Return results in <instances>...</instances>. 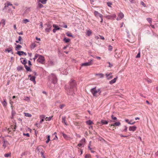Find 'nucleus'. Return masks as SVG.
Here are the masks:
<instances>
[{
	"label": "nucleus",
	"instance_id": "obj_1",
	"mask_svg": "<svg viewBox=\"0 0 158 158\" xmlns=\"http://www.w3.org/2000/svg\"><path fill=\"white\" fill-rule=\"evenodd\" d=\"M69 85L68 87H65L67 94L68 95L74 96L75 92L77 90V84L74 80L71 79L69 82Z\"/></svg>",
	"mask_w": 158,
	"mask_h": 158
},
{
	"label": "nucleus",
	"instance_id": "obj_2",
	"mask_svg": "<svg viewBox=\"0 0 158 158\" xmlns=\"http://www.w3.org/2000/svg\"><path fill=\"white\" fill-rule=\"evenodd\" d=\"M49 81L51 82L52 84L49 83L48 84V86L51 89H54L55 84L57 82V79L56 76L53 73H52L49 77Z\"/></svg>",
	"mask_w": 158,
	"mask_h": 158
},
{
	"label": "nucleus",
	"instance_id": "obj_3",
	"mask_svg": "<svg viewBox=\"0 0 158 158\" xmlns=\"http://www.w3.org/2000/svg\"><path fill=\"white\" fill-rule=\"evenodd\" d=\"M44 26H47V27L45 29L46 32H49L52 30V25L51 23L48 22L45 24Z\"/></svg>",
	"mask_w": 158,
	"mask_h": 158
},
{
	"label": "nucleus",
	"instance_id": "obj_4",
	"mask_svg": "<svg viewBox=\"0 0 158 158\" xmlns=\"http://www.w3.org/2000/svg\"><path fill=\"white\" fill-rule=\"evenodd\" d=\"M45 60V59L44 57L41 55H40L37 61L39 63L43 64Z\"/></svg>",
	"mask_w": 158,
	"mask_h": 158
},
{
	"label": "nucleus",
	"instance_id": "obj_5",
	"mask_svg": "<svg viewBox=\"0 0 158 158\" xmlns=\"http://www.w3.org/2000/svg\"><path fill=\"white\" fill-rule=\"evenodd\" d=\"M85 138L82 139L80 141L79 143L77 145V146L79 147H84L85 146Z\"/></svg>",
	"mask_w": 158,
	"mask_h": 158
},
{
	"label": "nucleus",
	"instance_id": "obj_6",
	"mask_svg": "<svg viewBox=\"0 0 158 158\" xmlns=\"http://www.w3.org/2000/svg\"><path fill=\"white\" fill-rule=\"evenodd\" d=\"M94 60L91 59L89 60L88 62L84 63L81 64V66H88L92 65L93 64Z\"/></svg>",
	"mask_w": 158,
	"mask_h": 158
},
{
	"label": "nucleus",
	"instance_id": "obj_7",
	"mask_svg": "<svg viewBox=\"0 0 158 158\" xmlns=\"http://www.w3.org/2000/svg\"><path fill=\"white\" fill-rule=\"evenodd\" d=\"M96 87H95L94 88L91 89H90V91L91 92L92 94L93 95L94 97H97V90H96Z\"/></svg>",
	"mask_w": 158,
	"mask_h": 158
},
{
	"label": "nucleus",
	"instance_id": "obj_8",
	"mask_svg": "<svg viewBox=\"0 0 158 158\" xmlns=\"http://www.w3.org/2000/svg\"><path fill=\"white\" fill-rule=\"evenodd\" d=\"M53 27L54 28L52 30L53 32L54 33H55L56 31L61 29V28L59 27L58 26L55 24L53 25Z\"/></svg>",
	"mask_w": 158,
	"mask_h": 158
},
{
	"label": "nucleus",
	"instance_id": "obj_9",
	"mask_svg": "<svg viewBox=\"0 0 158 158\" xmlns=\"http://www.w3.org/2000/svg\"><path fill=\"white\" fill-rule=\"evenodd\" d=\"M124 17V15L122 12L120 13L117 18V20H119L122 19Z\"/></svg>",
	"mask_w": 158,
	"mask_h": 158
},
{
	"label": "nucleus",
	"instance_id": "obj_10",
	"mask_svg": "<svg viewBox=\"0 0 158 158\" xmlns=\"http://www.w3.org/2000/svg\"><path fill=\"white\" fill-rule=\"evenodd\" d=\"M29 77H30V80L32 81H33L34 84L36 83V81H35V77L34 76H32L31 75H29L28 76Z\"/></svg>",
	"mask_w": 158,
	"mask_h": 158
},
{
	"label": "nucleus",
	"instance_id": "obj_11",
	"mask_svg": "<svg viewBox=\"0 0 158 158\" xmlns=\"http://www.w3.org/2000/svg\"><path fill=\"white\" fill-rule=\"evenodd\" d=\"M116 17L115 14H113L110 15H109L107 16V18L108 19H114Z\"/></svg>",
	"mask_w": 158,
	"mask_h": 158
},
{
	"label": "nucleus",
	"instance_id": "obj_12",
	"mask_svg": "<svg viewBox=\"0 0 158 158\" xmlns=\"http://www.w3.org/2000/svg\"><path fill=\"white\" fill-rule=\"evenodd\" d=\"M106 76L108 80L110 79L113 77V76L112 75V73H110L109 74L106 73Z\"/></svg>",
	"mask_w": 158,
	"mask_h": 158
},
{
	"label": "nucleus",
	"instance_id": "obj_13",
	"mask_svg": "<svg viewBox=\"0 0 158 158\" xmlns=\"http://www.w3.org/2000/svg\"><path fill=\"white\" fill-rule=\"evenodd\" d=\"M94 15L96 17H98V16H99L100 17H103V15L99 13L97 11H95L94 12Z\"/></svg>",
	"mask_w": 158,
	"mask_h": 158
},
{
	"label": "nucleus",
	"instance_id": "obj_14",
	"mask_svg": "<svg viewBox=\"0 0 158 158\" xmlns=\"http://www.w3.org/2000/svg\"><path fill=\"white\" fill-rule=\"evenodd\" d=\"M66 117L65 116H62V122L63 123H64L65 125L67 126L68 124H67V121L66 120Z\"/></svg>",
	"mask_w": 158,
	"mask_h": 158
},
{
	"label": "nucleus",
	"instance_id": "obj_15",
	"mask_svg": "<svg viewBox=\"0 0 158 158\" xmlns=\"http://www.w3.org/2000/svg\"><path fill=\"white\" fill-rule=\"evenodd\" d=\"M137 128V127L136 126H130L129 127V130L130 131H135Z\"/></svg>",
	"mask_w": 158,
	"mask_h": 158
},
{
	"label": "nucleus",
	"instance_id": "obj_16",
	"mask_svg": "<svg viewBox=\"0 0 158 158\" xmlns=\"http://www.w3.org/2000/svg\"><path fill=\"white\" fill-rule=\"evenodd\" d=\"M62 135L64 138L66 140H69L70 137L64 133H62Z\"/></svg>",
	"mask_w": 158,
	"mask_h": 158
},
{
	"label": "nucleus",
	"instance_id": "obj_17",
	"mask_svg": "<svg viewBox=\"0 0 158 158\" xmlns=\"http://www.w3.org/2000/svg\"><path fill=\"white\" fill-rule=\"evenodd\" d=\"M117 78H118V77H116L114 78V79H112V80H111V81H110L109 83L110 84L112 85V84H113L115 83L116 82V81L117 79Z\"/></svg>",
	"mask_w": 158,
	"mask_h": 158
},
{
	"label": "nucleus",
	"instance_id": "obj_18",
	"mask_svg": "<svg viewBox=\"0 0 158 158\" xmlns=\"http://www.w3.org/2000/svg\"><path fill=\"white\" fill-rule=\"evenodd\" d=\"M15 45H16V46L15 47V49L16 50H19L21 48H22V47L21 45L19 44H16V43L15 44Z\"/></svg>",
	"mask_w": 158,
	"mask_h": 158
},
{
	"label": "nucleus",
	"instance_id": "obj_19",
	"mask_svg": "<svg viewBox=\"0 0 158 158\" xmlns=\"http://www.w3.org/2000/svg\"><path fill=\"white\" fill-rule=\"evenodd\" d=\"M121 125V123L119 122H117L115 123L112 124L111 126H120Z\"/></svg>",
	"mask_w": 158,
	"mask_h": 158
},
{
	"label": "nucleus",
	"instance_id": "obj_20",
	"mask_svg": "<svg viewBox=\"0 0 158 158\" xmlns=\"http://www.w3.org/2000/svg\"><path fill=\"white\" fill-rule=\"evenodd\" d=\"M17 70L18 71L23 70H24V68L22 66H19L17 67Z\"/></svg>",
	"mask_w": 158,
	"mask_h": 158
},
{
	"label": "nucleus",
	"instance_id": "obj_21",
	"mask_svg": "<svg viewBox=\"0 0 158 158\" xmlns=\"http://www.w3.org/2000/svg\"><path fill=\"white\" fill-rule=\"evenodd\" d=\"M2 104L3 106L4 107H6L7 105V103L6 102V99H3V101L2 102Z\"/></svg>",
	"mask_w": 158,
	"mask_h": 158
},
{
	"label": "nucleus",
	"instance_id": "obj_22",
	"mask_svg": "<svg viewBox=\"0 0 158 158\" xmlns=\"http://www.w3.org/2000/svg\"><path fill=\"white\" fill-rule=\"evenodd\" d=\"M9 6H12V4L9 2H7L5 4V6L3 9H5L6 7H8Z\"/></svg>",
	"mask_w": 158,
	"mask_h": 158
},
{
	"label": "nucleus",
	"instance_id": "obj_23",
	"mask_svg": "<svg viewBox=\"0 0 158 158\" xmlns=\"http://www.w3.org/2000/svg\"><path fill=\"white\" fill-rule=\"evenodd\" d=\"M24 67H25L26 69V71H27V72H28V71L31 72V69L30 67H28V66L26 65H24Z\"/></svg>",
	"mask_w": 158,
	"mask_h": 158
},
{
	"label": "nucleus",
	"instance_id": "obj_24",
	"mask_svg": "<svg viewBox=\"0 0 158 158\" xmlns=\"http://www.w3.org/2000/svg\"><path fill=\"white\" fill-rule=\"evenodd\" d=\"M101 123L102 124V125H106L108 123L107 121L104 120H101Z\"/></svg>",
	"mask_w": 158,
	"mask_h": 158
},
{
	"label": "nucleus",
	"instance_id": "obj_25",
	"mask_svg": "<svg viewBox=\"0 0 158 158\" xmlns=\"http://www.w3.org/2000/svg\"><path fill=\"white\" fill-rule=\"evenodd\" d=\"M63 40L66 43H68L70 41V39L69 38H67L65 37L64 38Z\"/></svg>",
	"mask_w": 158,
	"mask_h": 158
},
{
	"label": "nucleus",
	"instance_id": "obj_26",
	"mask_svg": "<svg viewBox=\"0 0 158 158\" xmlns=\"http://www.w3.org/2000/svg\"><path fill=\"white\" fill-rule=\"evenodd\" d=\"M11 107H12L11 115L15 116L16 114V112L15 111L13 110V106H11Z\"/></svg>",
	"mask_w": 158,
	"mask_h": 158
},
{
	"label": "nucleus",
	"instance_id": "obj_27",
	"mask_svg": "<svg viewBox=\"0 0 158 158\" xmlns=\"http://www.w3.org/2000/svg\"><path fill=\"white\" fill-rule=\"evenodd\" d=\"M86 124L88 125H90L93 124V122L91 120L87 121H86Z\"/></svg>",
	"mask_w": 158,
	"mask_h": 158
},
{
	"label": "nucleus",
	"instance_id": "obj_28",
	"mask_svg": "<svg viewBox=\"0 0 158 158\" xmlns=\"http://www.w3.org/2000/svg\"><path fill=\"white\" fill-rule=\"evenodd\" d=\"M36 46V45L35 43H33L31 45V49H34Z\"/></svg>",
	"mask_w": 158,
	"mask_h": 158
},
{
	"label": "nucleus",
	"instance_id": "obj_29",
	"mask_svg": "<svg viewBox=\"0 0 158 158\" xmlns=\"http://www.w3.org/2000/svg\"><path fill=\"white\" fill-rule=\"evenodd\" d=\"M66 34L67 36L69 37L74 38V36L71 33H70L69 32H66Z\"/></svg>",
	"mask_w": 158,
	"mask_h": 158
},
{
	"label": "nucleus",
	"instance_id": "obj_30",
	"mask_svg": "<svg viewBox=\"0 0 158 158\" xmlns=\"http://www.w3.org/2000/svg\"><path fill=\"white\" fill-rule=\"evenodd\" d=\"M44 7V6L43 4H41L40 3H39L38 4V6L37 7V8L38 9L39 8L40 9L41 8H42Z\"/></svg>",
	"mask_w": 158,
	"mask_h": 158
},
{
	"label": "nucleus",
	"instance_id": "obj_31",
	"mask_svg": "<svg viewBox=\"0 0 158 158\" xmlns=\"http://www.w3.org/2000/svg\"><path fill=\"white\" fill-rule=\"evenodd\" d=\"M30 98L27 96L24 97L23 98L24 100L28 101V102L30 101Z\"/></svg>",
	"mask_w": 158,
	"mask_h": 158
},
{
	"label": "nucleus",
	"instance_id": "obj_32",
	"mask_svg": "<svg viewBox=\"0 0 158 158\" xmlns=\"http://www.w3.org/2000/svg\"><path fill=\"white\" fill-rule=\"evenodd\" d=\"M22 58L23 59H24V60H23V61H21L22 64H24V65H26V64L27 63L26 59V58Z\"/></svg>",
	"mask_w": 158,
	"mask_h": 158
},
{
	"label": "nucleus",
	"instance_id": "obj_33",
	"mask_svg": "<svg viewBox=\"0 0 158 158\" xmlns=\"http://www.w3.org/2000/svg\"><path fill=\"white\" fill-rule=\"evenodd\" d=\"M4 156L6 157H11V153H6L4 154Z\"/></svg>",
	"mask_w": 158,
	"mask_h": 158
},
{
	"label": "nucleus",
	"instance_id": "obj_34",
	"mask_svg": "<svg viewBox=\"0 0 158 158\" xmlns=\"http://www.w3.org/2000/svg\"><path fill=\"white\" fill-rule=\"evenodd\" d=\"M91 33V31L90 30H88L86 31V34L88 36H90Z\"/></svg>",
	"mask_w": 158,
	"mask_h": 158
},
{
	"label": "nucleus",
	"instance_id": "obj_35",
	"mask_svg": "<svg viewBox=\"0 0 158 158\" xmlns=\"http://www.w3.org/2000/svg\"><path fill=\"white\" fill-rule=\"evenodd\" d=\"M5 51L6 52H7L9 53L11 52L12 54L13 53V52H12V49H10V48L9 49H5Z\"/></svg>",
	"mask_w": 158,
	"mask_h": 158
},
{
	"label": "nucleus",
	"instance_id": "obj_36",
	"mask_svg": "<svg viewBox=\"0 0 158 158\" xmlns=\"http://www.w3.org/2000/svg\"><path fill=\"white\" fill-rule=\"evenodd\" d=\"M17 54L19 56H22L23 55V51H18Z\"/></svg>",
	"mask_w": 158,
	"mask_h": 158
},
{
	"label": "nucleus",
	"instance_id": "obj_37",
	"mask_svg": "<svg viewBox=\"0 0 158 158\" xmlns=\"http://www.w3.org/2000/svg\"><path fill=\"white\" fill-rule=\"evenodd\" d=\"M40 55L37 53H35V57L33 58L34 61H35V59H36L38 57H39Z\"/></svg>",
	"mask_w": 158,
	"mask_h": 158
},
{
	"label": "nucleus",
	"instance_id": "obj_38",
	"mask_svg": "<svg viewBox=\"0 0 158 158\" xmlns=\"http://www.w3.org/2000/svg\"><path fill=\"white\" fill-rule=\"evenodd\" d=\"M47 0H39V2H41L43 4H45L46 3Z\"/></svg>",
	"mask_w": 158,
	"mask_h": 158
},
{
	"label": "nucleus",
	"instance_id": "obj_39",
	"mask_svg": "<svg viewBox=\"0 0 158 158\" xmlns=\"http://www.w3.org/2000/svg\"><path fill=\"white\" fill-rule=\"evenodd\" d=\"M147 21L150 23L151 24L152 23V19L150 18H147Z\"/></svg>",
	"mask_w": 158,
	"mask_h": 158
},
{
	"label": "nucleus",
	"instance_id": "obj_40",
	"mask_svg": "<svg viewBox=\"0 0 158 158\" xmlns=\"http://www.w3.org/2000/svg\"><path fill=\"white\" fill-rule=\"evenodd\" d=\"M50 136L49 135H48L47 136V140L45 142L46 143H48L49 141H50Z\"/></svg>",
	"mask_w": 158,
	"mask_h": 158
},
{
	"label": "nucleus",
	"instance_id": "obj_41",
	"mask_svg": "<svg viewBox=\"0 0 158 158\" xmlns=\"http://www.w3.org/2000/svg\"><path fill=\"white\" fill-rule=\"evenodd\" d=\"M24 114L25 116L26 117H31V115L29 113H24Z\"/></svg>",
	"mask_w": 158,
	"mask_h": 158
},
{
	"label": "nucleus",
	"instance_id": "obj_42",
	"mask_svg": "<svg viewBox=\"0 0 158 158\" xmlns=\"http://www.w3.org/2000/svg\"><path fill=\"white\" fill-rule=\"evenodd\" d=\"M96 75L99 76L100 78H102L104 77V74L102 73H98L96 74Z\"/></svg>",
	"mask_w": 158,
	"mask_h": 158
},
{
	"label": "nucleus",
	"instance_id": "obj_43",
	"mask_svg": "<svg viewBox=\"0 0 158 158\" xmlns=\"http://www.w3.org/2000/svg\"><path fill=\"white\" fill-rule=\"evenodd\" d=\"M11 129L13 130V131H14V132L15 131V129L16 128V125L15 124V125L14 126V127H13V126L12 125H11Z\"/></svg>",
	"mask_w": 158,
	"mask_h": 158
},
{
	"label": "nucleus",
	"instance_id": "obj_44",
	"mask_svg": "<svg viewBox=\"0 0 158 158\" xmlns=\"http://www.w3.org/2000/svg\"><path fill=\"white\" fill-rule=\"evenodd\" d=\"M11 129L13 130V131H14V132L15 131V129L16 128V125L15 124V125L14 126V127H13V126L12 125H11Z\"/></svg>",
	"mask_w": 158,
	"mask_h": 158
},
{
	"label": "nucleus",
	"instance_id": "obj_45",
	"mask_svg": "<svg viewBox=\"0 0 158 158\" xmlns=\"http://www.w3.org/2000/svg\"><path fill=\"white\" fill-rule=\"evenodd\" d=\"M11 129L13 130V131H14V132L15 131V129L16 128V125L15 124V125L14 126V127H13V126L12 125H11Z\"/></svg>",
	"mask_w": 158,
	"mask_h": 158
},
{
	"label": "nucleus",
	"instance_id": "obj_46",
	"mask_svg": "<svg viewBox=\"0 0 158 158\" xmlns=\"http://www.w3.org/2000/svg\"><path fill=\"white\" fill-rule=\"evenodd\" d=\"M91 155L89 154H86L85 156V158H91Z\"/></svg>",
	"mask_w": 158,
	"mask_h": 158
},
{
	"label": "nucleus",
	"instance_id": "obj_47",
	"mask_svg": "<svg viewBox=\"0 0 158 158\" xmlns=\"http://www.w3.org/2000/svg\"><path fill=\"white\" fill-rule=\"evenodd\" d=\"M97 93H98V94L99 95H101V92L102 91V90H101V89L100 88L98 89L97 90Z\"/></svg>",
	"mask_w": 158,
	"mask_h": 158
},
{
	"label": "nucleus",
	"instance_id": "obj_48",
	"mask_svg": "<svg viewBox=\"0 0 158 158\" xmlns=\"http://www.w3.org/2000/svg\"><path fill=\"white\" fill-rule=\"evenodd\" d=\"M52 118V116H50L49 117H46L45 118V120L47 121H50L51 120Z\"/></svg>",
	"mask_w": 158,
	"mask_h": 158
},
{
	"label": "nucleus",
	"instance_id": "obj_49",
	"mask_svg": "<svg viewBox=\"0 0 158 158\" xmlns=\"http://www.w3.org/2000/svg\"><path fill=\"white\" fill-rule=\"evenodd\" d=\"M65 106L64 104H62L59 106V107L61 109H62Z\"/></svg>",
	"mask_w": 158,
	"mask_h": 158
},
{
	"label": "nucleus",
	"instance_id": "obj_50",
	"mask_svg": "<svg viewBox=\"0 0 158 158\" xmlns=\"http://www.w3.org/2000/svg\"><path fill=\"white\" fill-rule=\"evenodd\" d=\"M23 21V23L25 24L29 22V20L27 19H24Z\"/></svg>",
	"mask_w": 158,
	"mask_h": 158
},
{
	"label": "nucleus",
	"instance_id": "obj_51",
	"mask_svg": "<svg viewBox=\"0 0 158 158\" xmlns=\"http://www.w3.org/2000/svg\"><path fill=\"white\" fill-rule=\"evenodd\" d=\"M30 8L27 9L24 12V14L25 13H29V12L30 11Z\"/></svg>",
	"mask_w": 158,
	"mask_h": 158
},
{
	"label": "nucleus",
	"instance_id": "obj_52",
	"mask_svg": "<svg viewBox=\"0 0 158 158\" xmlns=\"http://www.w3.org/2000/svg\"><path fill=\"white\" fill-rule=\"evenodd\" d=\"M145 80L148 83H151L152 82V80L148 78H146Z\"/></svg>",
	"mask_w": 158,
	"mask_h": 158
},
{
	"label": "nucleus",
	"instance_id": "obj_53",
	"mask_svg": "<svg viewBox=\"0 0 158 158\" xmlns=\"http://www.w3.org/2000/svg\"><path fill=\"white\" fill-rule=\"evenodd\" d=\"M124 129L122 131L126 132L127 131V127L126 126H124Z\"/></svg>",
	"mask_w": 158,
	"mask_h": 158
},
{
	"label": "nucleus",
	"instance_id": "obj_54",
	"mask_svg": "<svg viewBox=\"0 0 158 158\" xmlns=\"http://www.w3.org/2000/svg\"><path fill=\"white\" fill-rule=\"evenodd\" d=\"M107 4L108 6L111 7V5H112V3L111 2H107Z\"/></svg>",
	"mask_w": 158,
	"mask_h": 158
},
{
	"label": "nucleus",
	"instance_id": "obj_55",
	"mask_svg": "<svg viewBox=\"0 0 158 158\" xmlns=\"http://www.w3.org/2000/svg\"><path fill=\"white\" fill-rule=\"evenodd\" d=\"M40 119H44L45 118V116L44 115H41L40 116Z\"/></svg>",
	"mask_w": 158,
	"mask_h": 158
},
{
	"label": "nucleus",
	"instance_id": "obj_56",
	"mask_svg": "<svg viewBox=\"0 0 158 158\" xmlns=\"http://www.w3.org/2000/svg\"><path fill=\"white\" fill-rule=\"evenodd\" d=\"M111 118L113 120H116L117 119V118L115 117H114L113 115H111Z\"/></svg>",
	"mask_w": 158,
	"mask_h": 158
},
{
	"label": "nucleus",
	"instance_id": "obj_57",
	"mask_svg": "<svg viewBox=\"0 0 158 158\" xmlns=\"http://www.w3.org/2000/svg\"><path fill=\"white\" fill-rule=\"evenodd\" d=\"M108 47H109V48H108L109 50L110 51H112V47L111 46L109 45L108 46Z\"/></svg>",
	"mask_w": 158,
	"mask_h": 158
},
{
	"label": "nucleus",
	"instance_id": "obj_58",
	"mask_svg": "<svg viewBox=\"0 0 158 158\" xmlns=\"http://www.w3.org/2000/svg\"><path fill=\"white\" fill-rule=\"evenodd\" d=\"M140 57V52H139L138 53V54H137L136 56L135 57H136V58H139V57Z\"/></svg>",
	"mask_w": 158,
	"mask_h": 158
},
{
	"label": "nucleus",
	"instance_id": "obj_59",
	"mask_svg": "<svg viewBox=\"0 0 158 158\" xmlns=\"http://www.w3.org/2000/svg\"><path fill=\"white\" fill-rule=\"evenodd\" d=\"M119 135L121 137H128L129 136V135H123L122 134H119Z\"/></svg>",
	"mask_w": 158,
	"mask_h": 158
},
{
	"label": "nucleus",
	"instance_id": "obj_60",
	"mask_svg": "<svg viewBox=\"0 0 158 158\" xmlns=\"http://www.w3.org/2000/svg\"><path fill=\"white\" fill-rule=\"evenodd\" d=\"M125 121H126V122L128 123L129 124H131V123H130V121H129L128 119H125Z\"/></svg>",
	"mask_w": 158,
	"mask_h": 158
},
{
	"label": "nucleus",
	"instance_id": "obj_61",
	"mask_svg": "<svg viewBox=\"0 0 158 158\" xmlns=\"http://www.w3.org/2000/svg\"><path fill=\"white\" fill-rule=\"evenodd\" d=\"M2 23L3 24L4 26L5 24V20L4 19H2Z\"/></svg>",
	"mask_w": 158,
	"mask_h": 158
},
{
	"label": "nucleus",
	"instance_id": "obj_62",
	"mask_svg": "<svg viewBox=\"0 0 158 158\" xmlns=\"http://www.w3.org/2000/svg\"><path fill=\"white\" fill-rule=\"evenodd\" d=\"M40 27L42 29L43 28V23L42 22H40Z\"/></svg>",
	"mask_w": 158,
	"mask_h": 158
},
{
	"label": "nucleus",
	"instance_id": "obj_63",
	"mask_svg": "<svg viewBox=\"0 0 158 158\" xmlns=\"http://www.w3.org/2000/svg\"><path fill=\"white\" fill-rule=\"evenodd\" d=\"M23 135H26V136H27V137H29L30 135H29V134L28 133H23Z\"/></svg>",
	"mask_w": 158,
	"mask_h": 158
},
{
	"label": "nucleus",
	"instance_id": "obj_64",
	"mask_svg": "<svg viewBox=\"0 0 158 158\" xmlns=\"http://www.w3.org/2000/svg\"><path fill=\"white\" fill-rule=\"evenodd\" d=\"M41 156L44 155V151H43V150L41 152Z\"/></svg>",
	"mask_w": 158,
	"mask_h": 158
}]
</instances>
